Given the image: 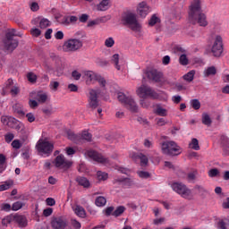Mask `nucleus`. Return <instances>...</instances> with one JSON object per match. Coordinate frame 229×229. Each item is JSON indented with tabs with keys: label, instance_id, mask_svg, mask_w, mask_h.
Wrapping results in <instances>:
<instances>
[{
	"label": "nucleus",
	"instance_id": "obj_1",
	"mask_svg": "<svg viewBox=\"0 0 229 229\" xmlns=\"http://www.w3.org/2000/svg\"><path fill=\"white\" fill-rule=\"evenodd\" d=\"M201 12V0H193L189 7L188 21L191 24H199L202 28L208 26L207 15Z\"/></svg>",
	"mask_w": 229,
	"mask_h": 229
},
{
	"label": "nucleus",
	"instance_id": "obj_2",
	"mask_svg": "<svg viewBox=\"0 0 229 229\" xmlns=\"http://www.w3.org/2000/svg\"><path fill=\"white\" fill-rule=\"evenodd\" d=\"M221 31H223L221 24H216L209 36V38L213 41L211 53L213 56H216V58L223 56V52L225 51V43Z\"/></svg>",
	"mask_w": 229,
	"mask_h": 229
},
{
	"label": "nucleus",
	"instance_id": "obj_3",
	"mask_svg": "<svg viewBox=\"0 0 229 229\" xmlns=\"http://www.w3.org/2000/svg\"><path fill=\"white\" fill-rule=\"evenodd\" d=\"M14 37H22V34L21 32H17L15 29H11L7 30L5 38L4 39V47L10 53L14 49H17L19 46V40L13 38Z\"/></svg>",
	"mask_w": 229,
	"mask_h": 229
},
{
	"label": "nucleus",
	"instance_id": "obj_4",
	"mask_svg": "<svg viewBox=\"0 0 229 229\" xmlns=\"http://www.w3.org/2000/svg\"><path fill=\"white\" fill-rule=\"evenodd\" d=\"M82 79L84 80L86 85H94L96 81H98L101 87H106V81L93 71H84L82 72Z\"/></svg>",
	"mask_w": 229,
	"mask_h": 229
},
{
	"label": "nucleus",
	"instance_id": "obj_5",
	"mask_svg": "<svg viewBox=\"0 0 229 229\" xmlns=\"http://www.w3.org/2000/svg\"><path fill=\"white\" fill-rule=\"evenodd\" d=\"M161 151L165 155L178 157V155H182V148L174 141H164L161 145Z\"/></svg>",
	"mask_w": 229,
	"mask_h": 229
},
{
	"label": "nucleus",
	"instance_id": "obj_6",
	"mask_svg": "<svg viewBox=\"0 0 229 229\" xmlns=\"http://www.w3.org/2000/svg\"><path fill=\"white\" fill-rule=\"evenodd\" d=\"M117 99L120 103H122V105L125 106V108H127V110H130V112H139V106H137L133 97L126 96V94L123 92H118Z\"/></svg>",
	"mask_w": 229,
	"mask_h": 229
},
{
	"label": "nucleus",
	"instance_id": "obj_7",
	"mask_svg": "<svg viewBox=\"0 0 229 229\" xmlns=\"http://www.w3.org/2000/svg\"><path fill=\"white\" fill-rule=\"evenodd\" d=\"M54 148L55 146L47 139H40L36 144V149L41 157H49Z\"/></svg>",
	"mask_w": 229,
	"mask_h": 229
},
{
	"label": "nucleus",
	"instance_id": "obj_8",
	"mask_svg": "<svg viewBox=\"0 0 229 229\" xmlns=\"http://www.w3.org/2000/svg\"><path fill=\"white\" fill-rule=\"evenodd\" d=\"M171 188L184 199H192V198H194L192 191L182 182H174L171 184Z\"/></svg>",
	"mask_w": 229,
	"mask_h": 229
},
{
	"label": "nucleus",
	"instance_id": "obj_9",
	"mask_svg": "<svg viewBox=\"0 0 229 229\" xmlns=\"http://www.w3.org/2000/svg\"><path fill=\"white\" fill-rule=\"evenodd\" d=\"M83 47V41L79 38H70L64 42L63 51L64 53H75Z\"/></svg>",
	"mask_w": 229,
	"mask_h": 229
},
{
	"label": "nucleus",
	"instance_id": "obj_10",
	"mask_svg": "<svg viewBox=\"0 0 229 229\" xmlns=\"http://www.w3.org/2000/svg\"><path fill=\"white\" fill-rule=\"evenodd\" d=\"M123 21L128 24L129 28L132 30L135 31V33H140L142 30V25L139 23L137 21V16L135 13H128L123 16Z\"/></svg>",
	"mask_w": 229,
	"mask_h": 229
},
{
	"label": "nucleus",
	"instance_id": "obj_11",
	"mask_svg": "<svg viewBox=\"0 0 229 229\" xmlns=\"http://www.w3.org/2000/svg\"><path fill=\"white\" fill-rule=\"evenodd\" d=\"M52 165L56 167V169H61L62 171H67L72 167V162L65 158L64 155L57 156L52 162Z\"/></svg>",
	"mask_w": 229,
	"mask_h": 229
},
{
	"label": "nucleus",
	"instance_id": "obj_12",
	"mask_svg": "<svg viewBox=\"0 0 229 229\" xmlns=\"http://www.w3.org/2000/svg\"><path fill=\"white\" fill-rule=\"evenodd\" d=\"M136 94L141 99H147V98H152V99L158 98V94L146 85H142L138 88L136 90Z\"/></svg>",
	"mask_w": 229,
	"mask_h": 229
},
{
	"label": "nucleus",
	"instance_id": "obj_13",
	"mask_svg": "<svg viewBox=\"0 0 229 229\" xmlns=\"http://www.w3.org/2000/svg\"><path fill=\"white\" fill-rule=\"evenodd\" d=\"M147 76L148 80H152L156 83H159V85H165L167 81L164 78V74L161 72L157 71V69H149L147 72Z\"/></svg>",
	"mask_w": 229,
	"mask_h": 229
},
{
	"label": "nucleus",
	"instance_id": "obj_14",
	"mask_svg": "<svg viewBox=\"0 0 229 229\" xmlns=\"http://www.w3.org/2000/svg\"><path fill=\"white\" fill-rule=\"evenodd\" d=\"M68 139L72 142L78 144V142H81V140H91L92 134H90L88 131H82L81 134H74V132H68Z\"/></svg>",
	"mask_w": 229,
	"mask_h": 229
},
{
	"label": "nucleus",
	"instance_id": "obj_15",
	"mask_svg": "<svg viewBox=\"0 0 229 229\" xmlns=\"http://www.w3.org/2000/svg\"><path fill=\"white\" fill-rule=\"evenodd\" d=\"M103 92L100 91V89H89V108H98V98H99V96H103Z\"/></svg>",
	"mask_w": 229,
	"mask_h": 229
},
{
	"label": "nucleus",
	"instance_id": "obj_16",
	"mask_svg": "<svg viewBox=\"0 0 229 229\" xmlns=\"http://www.w3.org/2000/svg\"><path fill=\"white\" fill-rule=\"evenodd\" d=\"M4 94H12V96H17L19 94V86L12 79H8L5 82L4 89Z\"/></svg>",
	"mask_w": 229,
	"mask_h": 229
},
{
	"label": "nucleus",
	"instance_id": "obj_17",
	"mask_svg": "<svg viewBox=\"0 0 229 229\" xmlns=\"http://www.w3.org/2000/svg\"><path fill=\"white\" fill-rule=\"evenodd\" d=\"M84 155L87 158H90L91 160H94L95 162H98V164L106 165V163L108 162V160L106 157H104L103 156H101L100 154H98V152H96L94 150H88L85 152Z\"/></svg>",
	"mask_w": 229,
	"mask_h": 229
},
{
	"label": "nucleus",
	"instance_id": "obj_18",
	"mask_svg": "<svg viewBox=\"0 0 229 229\" xmlns=\"http://www.w3.org/2000/svg\"><path fill=\"white\" fill-rule=\"evenodd\" d=\"M136 12L141 19H146L148 14L151 12V7L148 6V3L140 2L136 9Z\"/></svg>",
	"mask_w": 229,
	"mask_h": 229
},
{
	"label": "nucleus",
	"instance_id": "obj_19",
	"mask_svg": "<svg viewBox=\"0 0 229 229\" xmlns=\"http://www.w3.org/2000/svg\"><path fill=\"white\" fill-rule=\"evenodd\" d=\"M1 123L5 126H9V128H16V126L19 125V121H17V119L6 115L1 117Z\"/></svg>",
	"mask_w": 229,
	"mask_h": 229
},
{
	"label": "nucleus",
	"instance_id": "obj_20",
	"mask_svg": "<svg viewBox=\"0 0 229 229\" xmlns=\"http://www.w3.org/2000/svg\"><path fill=\"white\" fill-rule=\"evenodd\" d=\"M130 158H132V160H137L138 158H140L141 167L148 166V157L142 154L137 155L135 152H131Z\"/></svg>",
	"mask_w": 229,
	"mask_h": 229
},
{
	"label": "nucleus",
	"instance_id": "obj_21",
	"mask_svg": "<svg viewBox=\"0 0 229 229\" xmlns=\"http://www.w3.org/2000/svg\"><path fill=\"white\" fill-rule=\"evenodd\" d=\"M30 97L33 98V99H36V101H38V103H46V101H47V99H49V98L47 97V93L44 92H32L30 94Z\"/></svg>",
	"mask_w": 229,
	"mask_h": 229
},
{
	"label": "nucleus",
	"instance_id": "obj_22",
	"mask_svg": "<svg viewBox=\"0 0 229 229\" xmlns=\"http://www.w3.org/2000/svg\"><path fill=\"white\" fill-rule=\"evenodd\" d=\"M112 6L110 0H102L97 5L96 9L98 12H106Z\"/></svg>",
	"mask_w": 229,
	"mask_h": 229
},
{
	"label": "nucleus",
	"instance_id": "obj_23",
	"mask_svg": "<svg viewBox=\"0 0 229 229\" xmlns=\"http://www.w3.org/2000/svg\"><path fill=\"white\" fill-rule=\"evenodd\" d=\"M66 223L62 218H54L52 220V227L55 229H64Z\"/></svg>",
	"mask_w": 229,
	"mask_h": 229
},
{
	"label": "nucleus",
	"instance_id": "obj_24",
	"mask_svg": "<svg viewBox=\"0 0 229 229\" xmlns=\"http://www.w3.org/2000/svg\"><path fill=\"white\" fill-rule=\"evenodd\" d=\"M174 53L175 54V56H179L180 58H187V56H189V52L181 47H175L174 48Z\"/></svg>",
	"mask_w": 229,
	"mask_h": 229
},
{
	"label": "nucleus",
	"instance_id": "obj_25",
	"mask_svg": "<svg viewBox=\"0 0 229 229\" xmlns=\"http://www.w3.org/2000/svg\"><path fill=\"white\" fill-rule=\"evenodd\" d=\"M72 210L74 214L78 216V217H86L87 212H85V208L80 205H76L72 207Z\"/></svg>",
	"mask_w": 229,
	"mask_h": 229
},
{
	"label": "nucleus",
	"instance_id": "obj_26",
	"mask_svg": "<svg viewBox=\"0 0 229 229\" xmlns=\"http://www.w3.org/2000/svg\"><path fill=\"white\" fill-rule=\"evenodd\" d=\"M217 73V70L216 69V66H208L205 68L203 74L205 78H209V76H216Z\"/></svg>",
	"mask_w": 229,
	"mask_h": 229
},
{
	"label": "nucleus",
	"instance_id": "obj_27",
	"mask_svg": "<svg viewBox=\"0 0 229 229\" xmlns=\"http://www.w3.org/2000/svg\"><path fill=\"white\" fill-rule=\"evenodd\" d=\"M14 220L16 221V223H18L19 226H21V228H24V226L28 225V221L26 220V217L23 216H21V215L15 216Z\"/></svg>",
	"mask_w": 229,
	"mask_h": 229
},
{
	"label": "nucleus",
	"instance_id": "obj_28",
	"mask_svg": "<svg viewBox=\"0 0 229 229\" xmlns=\"http://www.w3.org/2000/svg\"><path fill=\"white\" fill-rule=\"evenodd\" d=\"M195 74L196 71L191 70L182 76V80H184V81H186L187 83H191V81H194Z\"/></svg>",
	"mask_w": 229,
	"mask_h": 229
},
{
	"label": "nucleus",
	"instance_id": "obj_29",
	"mask_svg": "<svg viewBox=\"0 0 229 229\" xmlns=\"http://www.w3.org/2000/svg\"><path fill=\"white\" fill-rule=\"evenodd\" d=\"M155 114H157V115H160L161 117H166L167 109L164 108L160 105H157L155 109Z\"/></svg>",
	"mask_w": 229,
	"mask_h": 229
},
{
	"label": "nucleus",
	"instance_id": "obj_30",
	"mask_svg": "<svg viewBox=\"0 0 229 229\" xmlns=\"http://www.w3.org/2000/svg\"><path fill=\"white\" fill-rule=\"evenodd\" d=\"M13 185V181L12 180H8L2 182V184H0V192H3L4 191H8V189H11Z\"/></svg>",
	"mask_w": 229,
	"mask_h": 229
},
{
	"label": "nucleus",
	"instance_id": "obj_31",
	"mask_svg": "<svg viewBox=\"0 0 229 229\" xmlns=\"http://www.w3.org/2000/svg\"><path fill=\"white\" fill-rule=\"evenodd\" d=\"M111 64H114V65L116 67L118 71H121V67L124 65V59L123 58H114L111 60Z\"/></svg>",
	"mask_w": 229,
	"mask_h": 229
},
{
	"label": "nucleus",
	"instance_id": "obj_32",
	"mask_svg": "<svg viewBox=\"0 0 229 229\" xmlns=\"http://www.w3.org/2000/svg\"><path fill=\"white\" fill-rule=\"evenodd\" d=\"M189 148L194 149V151H199V141L198 139H191V142L189 143Z\"/></svg>",
	"mask_w": 229,
	"mask_h": 229
},
{
	"label": "nucleus",
	"instance_id": "obj_33",
	"mask_svg": "<svg viewBox=\"0 0 229 229\" xmlns=\"http://www.w3.org/2000/svg\"><path fill=\"white\" fill-rule=\"evenodd\" d=\"M76 182L79 183V185H81L82 187H90V182L88 181L85 177H77Z\"/></svg>",
	"mask_w": 229,
	"mask_h": 229
},
{
	"label": "nucleus",
	"instance_id": "obj_34",
	"mask_svg": "<svg viewBox=\"0 0 229 229\" xmlns=\"http://www.w3.org/2000/svg\"><path fill=\"white\" fill-rule=\"evenodd\" d=\"M137 174L139 178H141L142 180H148V178H151V174H149L148 171L139 170Z\"/></svg>",
	"mask_w": 229,
	"mask_h": 229
},
{
	"label": "nucleus",
	"instance_id": "obj_35",
	"mask_svg": "<svg viewBox=\"0 0 229 229\" xmlns=\"http://www.w3.org/2000/svg\"><path fill=\"white\" fill-rule=\"evenodd\" d=\"M51 26V21L49 20L43 18L39 21V28L41 30H46V28H49Z\"/></svg>",
	"mask_w": 229,
	"mask_h": 229
},
{
	"label": "nucleus",
	"instance_id": "obj_36",
	"mask_svg": "<svg viewBox=\"0 0 229 229\" xmlns=\"http://www.w3.org/2000/svg\"><path fill=\"white\" fill-rule=\"evenodd\" d=\"M97 178L99 182H105L106 180H108V174L98 171L97 173Z\"/></svg>",
	"mask_w": 229,
	"mask_h": 229
},
{
	"label": "nucleus",
	"instance_id": "obj_37",
	"mask_svg": "<svg viewBox=\"0 0 229 229\" xmlns=\"http://www.w3.org/2000/svg\"><path fill=\"white\" fill-rule=\"evenodd\" d=\"M97 207H105L106 205V199L105 197H98L95 200Z\"/></svg>",
	"mask_w": 229,
	"mask_h": 229
},
{
	"label": "nucleus",
	"instance_id": "obj_38",
	"mask_svg": "<svg viewBox=\"0 0 229 229\" xmlns=\"http://www.w3.org/2000/svg\"><path fill=\"white\" fill-rule=\"evenodd\" d=\"M37 74L33 72H30L27 73V80L30 83H37Z\"/></svg>",
	"mask_w": 229,
	"mask_h": 229
},
{
	"label": "nucleus",
	"instance_id": "obj_39",
	"mask_svg": "<svg viewBox=\"0 0 229 229\" xmlns=\"http://www.w3.org/2000/svg\"><path fill=\"white\" fill-rule=\"evenodd\" d=\"M194 191H197V192L199 194V196H206L208 191L205 189V187L200 185H196L194 187Z\"/></svg>",
	"mask_w": 229,
	"mask_h": 229
},
{
	"label": "nucleus",
	"instance_id": "obj_40",
	"mask_svg": "<svg viewBox=\"0 0 229 229\" xmlns=\"http://www.w3.org/2000/svg\"><path fill=\"white\" fill-rule=\"evenodd\" d=\"M191 65H194V67H201L205 65V63L203 62V59L195 58L191 59Z\"/></svg>",
	"mask_w": 229,
	"mask_h": 229
},
{
	"label": "nucleus",
	"instance_id": "obj_41",
	"mask_svg": "<svg viewBox=\"0 0 229 229\" xmlns=\"http://www.w3.org/2000/svg\"><path fill=\"white\" fill-rule=\"evenodd\" d=\"M60 87V82L56 81H51L50 84H49V89L50 90H52L53 92H56V90H58V88Z\"/></svg>",
	"mask_w": 229,
	"mask_h": 229
},
{
	"label": "nucleus",
	"instance_id": "obj_42",
	"mask_svg": "<svg viewBox=\"0 0 229 229\" xmlns=\"http://www.w3.org/2000/svg\"><path fill=\"white\" fill-rule=\"evenodd\" d=\"M158 22H160V18H158L157 14H154L148 21V26H155V24H158Z\"/></svg>",
	"mask_w": 229,
	"mask_h": 229
},
{
	"label": "nucleus",
	"instance_id": "obj_43",
	"mask_svg": "<svg viewBox=\"0 0 229 229\" xmlns=\"http://www.w3.org/2000/svg\"><path fill=\"white\" fill-rule=\"evenodd\" d=\"M202 123L203 124H206V126H210V124H212V120L208 114H202Z\"/></svg>",
	"mask_w": 229,
	"mask_h": 229
},
{
	"label": "nucleus",
	"instance_id": "obj_44",
	"mask_svg": "<svg viewBox=\"0 0 229 229\" xmlns=\"http://www.w3.org/2000/svg\"><path fill=\"white\" fill-rule=\"evenodd\" d=\"M115 44V40H114V38L110 37V38H107L106 40H105V46L106 47H114Z\"/></svg>",
	"mask_w": 229,
	"mask_h": 229
},
{
	"label": "nucleus",
	"instance_id": "obj_45",
	"mask_svg": "<svg viewBox=\"0 0 229 229\" xmlns=\"http://www.w3.org/2000/svg\"><path fill=\"white\" fill-rule=\"evenodd\" d=\"M124 210V207L120 206L113 212V216H114V217H119V216H121V214H123Z\"/></svg>",
	"mask_w": 229,
	"mask_h": 229
},
{
	"label": "nucleus",
	"instance_id": "obj_46",
	"mask_svg": "<svg viewBox=\"0 0 229 229\" xmlns=\"http://www.w3.org/2000/svg\"><path fill=\"white\" fill-rule=\"evenodd\" d=\"M191 105L194 110H199V108H201V103H199V100L198 99L191 100Z\"/></svg>",
	"mask_w": 229,
	"mask_h": 229
},
{
	"label": "nucleus",
	"instance_id": "obj_47",
	"mask_svg": "<svg viewBox=\"0 0 229 229\" xmlns=\"http://www.w3.org/2000/svg\"><path fill=\"white\" fill-rule=\"evenodd\" d=\"M30 35H32V37L38 38L39 35H42V31L40 29L32 28L30 30Z\"/></svg>",
	"mask_w": 229,
	"mask_h": 229
},
{
	"label": "nucleus",
	"instance_id": "obj_48",
	"mask_svg": "<svg viewBox=\"0 0 229 229\" xmlns=\"http://www.w3.org/2000/svg\"><path fill=\"white\" fill-rule=\"evenodd\" d=\"M97 64H98V65H99V67H106V65L109 64L108 61H106V58L98 59Z\"/></svg>",
	"mask_w": 229,
	"mask_h": 229
},
{
	"label": "nucleus",
	"instance_id": "obj_49",
	"mask_svg": "<svg viewBox=\"0 0 229 229\" xmlns=\"http://www.w3.org/2000/svg\"><path fill=\"white\" fill-rule=\"evenodd\" d=\"M12 146L14 149H21V148H22V142L19 140H14L12 142Z\"/></svg>",
	"mask_w": 229,
	"mask_h": 229
},
{
	"label": "nucleus",
	"instance_id": "obj_50",
	"mask_svg": "<svg viewBox=\"0 0 229 229\" xmlns=\"http://www.w3.org/2000/svg\"><path fill=\"white\" fill-rule=\"evenodd\" d=\"M42 112L43 114H45V115H51V114H53V106H47L42 108Z\"/></svg>",
	"mask_w": 229,
	"mask_h": 229
},
{
	"label": "nucleus",
	"instance_id": "obj_51",
	"mask_svg": "<svg viewBox=\"0 0 229 229\" xmlns=\"http://www.w3.org/2000/svg\"><path fill=\"white\" fill-rule=\"evenodd\" d=\"M157 126H165L167 124V120L165 118H157L156 119Z\"/></svg>",
	"mask_w": 229,
	"mask_h": 229
},
{
	"label": "nucleus",
	"instance_id": "obj_52",
	"mask_svg": "<svg viewBox=\"0 0 229 229\" xmlns=\"http://www.w3.org/2000/svg\"><path fill=\"white\" fill-rule=\"evenodd\" d=\"M156 99H160L161 101H167L169 99V95L165 92H161L159 95L157 94V98Z\"/></svg>",
	"mask_w": 229,
	"mask_h": 229
},
{
	"label": "nucleus",
	"instance_id": "obj_53",
	"mask_svg": "<svg viewBox=\"0 0 229 229\" xmlns=\"http://www.w3.org/2000/svg\"><path fill=\"white\" fill-rule=\"evenodd\" d=\"M26 117H27V121L29 123H35V121L37 119V117L35 116V114H33V113H28L26 114Z\"/></svg>",
	"mask_w": 229,
	"mask_h": 229
},
{
	"label": "nucleus",
	"instance_id": "obj_54",
	"mask_svg": "<svg viewBox=\"0 0 229 229\" xmlns=\"http://www.w3.org/2000/svg\"><path fill=\"white\" fill-rule=\"evenodd\" d=\"M12 208L14 211L21 210V208H22V202H21V201L14 202L13 204V208Z\"/></svg>",
	"mask_w": 229,
	"mask_h": 229
},
{
	"label": "nucleus",
	"instance_id": "obj_55",
	"mask_svg": "<svg viewBox=\"0 0 229 229\" xmlns=\"http://www.w3.org/2000/svg\"><path fill=\"white\" fill-rule=\"evenodd\" d=\"M65 153L68 157H72V155H74V153H76V149L72 147H67L65 148Z\"/></svg>",
	"mask_w": 229,
	"mask_h": 229
},
{
	"label": "nucleus",
	"instance_id": "obj_56",
	"mask_svg": "<svg viewBox=\"0 0 229 229\" xmlns=\"http://www.w3.org/2000/svg\"><path fill=\"white\" fill-rule=\"evenodd\" d=\"M116 171H119V173H123V174H130V170L128 168H124L123 166H116Z\"/></svg>",
	"mask_w": 229,
	"mask_h": 229
},
{
	"label": "nucleus",
	"instance_id": "obj_57",
	"mask_svg": "<svg viewBox=\"0 0 229 229\" xmlns=\"http://www.w3.org/2000/svg\"><path fill=\"white\" fill-rule=\"evenodd\" d=\"M219 174V170L214 168L209 170L208 172V176H210V178H214L216 176H217Z\"/></svg>",
	"mask_w": 229,
	"mask_h": 229
},
{
	"label": "nucleus",
	"instance_id": "obj_58",
	"mask_svg": "<svg viewBox=\"0 0 229 229\" xmlns=\"http://www.w3.org/2000/svg\"><path fill=\"white\" fill-rule=\"evenodd\" d=\"M1 210H4V212H10V210H12V206L7 203L2 204Z\"/></svg>",
	"mask_w": 229,
	"mask_h": 229
},
{
	"label": "nucleus",
	"instance_id": "obj_59",
	"mask_svg": "<svg viewBox=\"0 0 229 229\" xmlns=\"http://www.w3.org/2000/svg\"><path fill=\"white\" fill-rule=\"evenodd\" d=\"M68 90L70 92H78V86L76 84H73V83L69 84L68 85Z\"/></svg>",
	"mask_w": 229,
	"mask_h": 229
},
{
	"label": "nucleus",
	"instance_id": "obj_60",
	"mask_svg": "<svg viewBox=\"0 0 229 229\" xmlns=\"http://www.w3.org/2000/svg\"><path fill=\"white\" fill-rule=\"evenodd\" d=\"M179 64H181V65H189V64H192V61H189L188 58H180Z\"/></svg>",
	"mask_w": 229,
	"mask_h": 229
},
{
	"label": "nucleus",
	"instance_id": "obj_61",
	"mask_svg": "<svg viewBox=\"0 0 229 229\" xmlns=\"http://www.w3.org/2000/svg\"><path fill=\"white\" fill-rule=\"evenodd\" d=\"M72 77L73 78V80L78 81V80H80V78H81V73L78 71H73L72 72Z\"/></svg>",
	"mask_w": 229,
	"mask_h": 229
},
{
	"label": "nucleus",
	"instance_id": "obj_62",
	"mask_svg": "<svg viewBox=\"0 0 229 229\" xmlns=\"http://www.w3.org/2000/svg\"><path fill=\"white\" fill-rule=\"evenodd\" d=\"M55 38H56V40H63V38H64V32L62 30H58L55 34Z\"/></svg>",
	"mask_w": 229,
	"mask_h": 229
},
{
	"label": "nucleus",
	"instance_id": "obj_63",
	"mask_svg": "<svg viewBox=\"0 0 229 229\" xmlns=\"http://www.w3.org/2000/svg\"><path fill=\"white\" fill-rule=\"evenodd\" d=\"M216 227L218 229H226V225H225V222L221 219L217 221Z\"/></svg>",
	"mask_w": 229,
	"mask_h": 229
},
{
	"label": "nucleus",
	"instance_id": "obj_64",
	"mask_svg": "<svg viewBox=\"0 0 229 229\" xmlns=\"http://www.w3.org/2000/svg\"><path fill=\"white\" fill-rule=\"evenodd\" d=\"M79 21L80 22H87V21H89V16L88 14H81L80 17H79Z\"/></svg>",
	"mask_w": 229,
	"mask_h": 229
}]
</instances>
